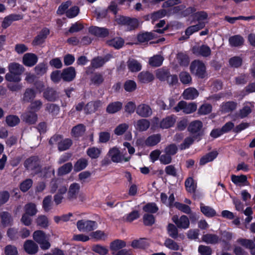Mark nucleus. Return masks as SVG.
<instances>
[{"mask_svg": "<svg viewBox=\"0 0 255 255\" xmlns=\"http://www.w3.org/2000/svg\"><path fill=\"white\" fill-rule=\"evenodd\" d=\"M187 131L190 135L193 136L197 142L200 141L205 135L203 123L200 120H195L189 123Z\"/></svg>", "mask_w": 255, "mask_h": 255, "instance_id": "f257e3e1", "label": "nucleus"}, {"mask_svg": "<svg viewBox=\"0 0 255 255\" xmlns=\"http://www.w3.org/2000/svg\"><path fill=\"white\" fill-rule=\"evenodd\" d=\"M156 77L161 82H166L170 86H175L178 82L177 75H171L169 70L167 68L158 69L156 72Z\"/></svg>", "mask_w": 255, "mask_h": 255, "instance_id": "f03ea898", "label": "nucleus"}, {"mask_svg": "<svg viewBox=\"0 0 255 255\" xmlns=\"http://www.w3.org/2000/svg\"><path fill=\"white\" fill-rule=\"evenodd\" d=\"M33 241L39 244L42 250H47L51 247L49 238L45 233L42 230L35 231L32 235Z\"/></svg>", "mask_w": 255, "mask_h": 255, "instance_id": "7ed1b4c3", "label": "nucleus"}, {"mask_svg": "<svg viewBox=\"0 0 255 255\" xmlns=\"http://www.w3.org/2000/svg\"><path fill=\"white\" fill-rule=\"evenodd\" d=\"M190 70L192 74H195L199 78L203 79L206 76V68L202 61L199 60L193 61L190 66Z\"/></svg>", "mask_w": 255, "mask_h": 255, "instance_id": "20e7f679", "label": "nucleus"}, {"mask_svg": "<svg viewBox=\"0 0 255 255\" xmlns=\"http://www.w3.org/2000/svg\"><path fill=\"white\" fill-rule=\"evenodd\" d=\"M119 24L127 26L128 31H132L136 29L139 25V21L137 18H131L128 16L120 15L117 19Z\"/></svg>", "mask_w": 255, "mask_h": 255, "instance_id": "39448f33", "label": "nucleus"}, {"mask_svg": "<svg viewBox=\"0 0 255 255\" xmlns=\"http://www.w3.org/2000/svg\"><path fill=\"white\" fill-rule=\"evenodd\" d=\"M197 106L194 103L188 104L184 101H181L178 102L177 106L174 107L173 110L176 113L182 110L185 114H189L194 113L197 110Z\"/></svg>", "mask_w": 255, "mask_h": 255, "instance_id": "423d86ee", "label": "nucleus"}, {"mask_svg": "<svg viewBox=\"0 0 255 255\" xmlns=\"http://www.w3.org/2000/svg\"><path fill=\"white\" fill-rule=\"evenodd\" d=\"M76 225L79 231L84 232H91L97 228V222L91 220H80L77 221Z\"/></svg>", "mask_w": 255, "mask_h": 255, "instance_id": "0eeeda50", "label": "nucleus"}, {"mask_svg": "<svg viewBox=\"0 0 255 255\" xmlns=\"http://www.w3.org/2000/svg\"><path fill=\"white\" fill-rule=\"evenodd\" d=\"M39 158L37 155L31 156L23 163L24 167L27 170H35L40 167Z\"/></svg>", "mask_w": 255, "mask_h": 255, "instance_id": "6e6552de", "label": "nucleus"}, {"mask_svg": "<svg viewBox=\"0 0 255 255\" xmlns=\"http://www.w3.org/2000/svg\"><path fill=\"white\" fill-rule=\"evenodd\" d=\"M172 220L178 228L186 229L189 227V220L186 215H182L179 218L178 216L174 215Z\"/></svg>", "mask_w": 255, "mask_h": 255, "instance_id": "1a4fd4ad", "label": "nucleus"}, {"mask_svg": "<svg viewBox=\"0 0 255 255\" xmlns=\"http://www.w3.org/2000/svg\"><path fill=\"white\" fill-rule=\"evenodd\" d=\"M50 34V30L47 27L43 28L32 42L33 46H37L42 44Z\"/></svg>", "mask_w": 255, "mask_h": 255, "instance_id": "9d476101", "label": "nucleus"}, {"mask_svg": "<svg viewBox=\"0 0 255 255\" xmlns=\"http://www.w3.org/2000/svg\"><path fill=\"white\" fill-rule=\"evenodd\" d=\"M76 76V70L73 66H70L62 70V79L64 82H70L75 79Z\"/></svg>", "mask_w": 255, "mask_h": 255, "instance_id": "9b49d317", "label": "nucleus"}, {"mask_svg": "<svg viewBox=\"0 0 255 255\" xmlns=\"http://www.w3.org/2000/svg\"><path fill=\"white\" fill-rule=\"evenodd\" d=\"M89 32L91 34L101 38H105L109 35V30L105 27H100L91 26L89 28Z\"/></svg>", "mask_w": 255, "mask_h": 255, "instance_id": "f8f14e48", "label": "nucleus"}, {"mask_svg": "<svg viewBox=\"0 0 255 255\" xmlns=\"http://www.w3.org/2000/svg\"><path fill=\"white\" fill-rule=\"evenodd\" d=\"M22 14L13 13L5 16L1 23V27L6 29L12 24V22L22 19Z\"/></svg>", "mask_w": 255, "mask_h": 255, "instance_id": "ddd939ff", "label": "nucleus"}, {"mask_svg": "<svg viewBox=\"0 0 255 255\" xmlns=\"http://www.w3.org/2000/svg\"><path fill=\"white\" fill-rule=\"evenodd\" d=\"M23 249L27 254L30 255L36 254L39 250L38 245L31 240H27L24 242Z\"/></svg>", "mask_w": 255, "mask_h": 255, "instance_id": "4468645a", "label": "nucleus"}, {"mask_svg": "<svg viewBox=\"0 0 255 255\" xmlns=\"http://www.w3.org/2000/svg\"><path fill=\"white\" fill-rule=\"evenodd\" d=\"M136 113L139 116L146 118L149 117L152 115V111L149 105L141 104L136 107Z\"/></svg>", "mask_w": 255, "mask_h": 255, "instance_id": "2eb2a0df", "label": "nucleus"}, {"mask_svg": "<svg viewBox=\"0 0 255 255\" xmlns=\"http://www.w3.org/2000/svg\"><path fill=\"white\" fill-rule=\"evenodd\" d=\"M192 52L195 55L207 57L211 54V50L207 45L202 44L199 47L194 46L192 48Z\"/></svg>", "mask_w": 255, "mask_h": 255, "instance_id": "dca6fc26", "label": "nucleus"}, {"mask_svg": "<svg viewBox=\"0 0 255 255\" xmlns=\"http://www.w3.org/2000/svg\"><path fill=\"white\" fill-rule=\"evenodd\" d=\"M176 121V117L174 115L167 116L162 119L159 123V127L164 129L173 127Z\"/></svg>", "mask_w": 255, "mask_h": 255, "instance_id": "f3484780", "label": "nucleus"}, {"mask_svg": "<svg viewBox=\"0 0 255 255\" xmlns=\"http://www.w3.org/2000/svg\"><path fill=\"white\" fill-rule=\"evenodd\" d=\"M38 61L37 55L32 53L25 54L22 58L23 64L27 67H32L35 65Z\"/></svg>", "mask_w": 255, "mask_h": 255, "instance_id": "a211bd4d", "label": "nucleus"}, {"mask_svg": "<svg viewBox=\"0 0 255 255\" xmlns=\"http://www.w3.org/2000/svg\"><path fill=\"white\" fill-rule=\"evenodd\" d=\"M86 130V128L84 124H79L72 128L71 135L73 137L78 139L84 134Z\"/></svg>", "mask_w": 255, "mask_h": 255, "instance_id": "6ab92c4d", "label": "nucleus"}, {"mask_svg": "<svg viewBox=\"0 0 255 255\" xmlns=\"http://www.w3.org/2000/svg\"><path fill=\"white\" fill-rule=\"evenodd\" d=\"M43 95L44 98L50 102H55L59 98L58 93L52 88H47Z\"/></svg>", "mask_w": 255, "mask_h": 255, "instance_id": "aec40b11", "label": "nucleus"}, {"mask_svg": "<svg viewBox=\"0 0 255 255\" xmlns=\"http://www.w3.org/2000/svg\"><path fill=\"white\" fill-rule=\"evenodd\" d=\"M36 95V92L34 89L27 88L25 89L22 98H21L23 103H30L33 101Z\"/></svg>", "mask_w": 255, "mask_h": 255, "instance_id": "412c9836", "label": "nucleus"}, {"mask_svg": "<svg viewBox=\"0 0 255 255\" xmlns=\"http://www.w3.org/2000/svg\"><path fill=\"white\" fill-rule=\"evenodd\" d=\"M217 150H213L203 156L200 159L199 164L200 165H204L206 163L213 161L218 155Z\"/></svg>", "mask_w": 255, "mask_h": 255, "instance_id": "4be33fe9", "label": "nucleus"}, {"mask_svg": "<svg viewBox=\"0 0 255 255\" xmlns=\"http://www.w3.org/2000/svg\"><path fill=\"white\" fill-rule=\"evenodd\" d=\"M155 37V34L152 32H139L136 36L137 40L139 43L147 42Z\"/></svg>", "mask_w": 255, "mask_h": 255, "instance_id": "5701e85b", "label": "nucleus"}, {"mask_svg": "<svg viewBox=\"0 0 255 255\" xmlns=\"http://www.w3.org/2000/svg\"><path fill=\"white\" fill-rule=\"evenodd\" d=\"M127 63L128 69L131 72H137L142 68L141 63L134 59L129 58Z\"/></svg>", "mask_w": 255, "mask_h": 255, "instance_id": "b1692460", "label": "nucleus"}, {"mask_svg": "<svg viewBox=\"0 0 255 255\" xmlns=\"http://www.w3.org/2000/svg\"><path fill=\"white\" fill-rule=\"evenodd\" d=\"M137 78L139 81L142 83H148L154 79V75L151 73L144 71L140 72Z\"/></svg>", "mask_w": 255, "mask_h": 255, "instance_id": "393cba45", "label": "nucleus"}, {"mask_svg": "<svg viewBox=\"0 0 255 255\" xmlns=\"http://www.w3.org/2000/svg\"><path fill=\"white\" fill-rule=\"evenodd\" d=\"M124 40L119 37H115L106 41V44L108 46L114 47L116 49L121 48L124 46Z\"/></svg>", "mask_w": 255, "mask_h": 255, "instance_id": "a878e982", "label": "nucleus"}, {"mask_svg": "<svg viewBox=\"0 0 255 255\" xmlns=\"http://www.w3.org/2000/svg\"><path fill=\"white\" fill-rule=\"evenodd\" d=\"M199 95L198 91L194 88H188L185 89L182 94L185 100H194Z\"/></svg>", "mask_w": 255, "mask_h": 255, "instance_id": "bb28decb", "label": "nucleus"}, {"mask_svg": "<svg viewBox=\"0 0 255 255\" xmlns=\"http://www.w3.org/2000/svg\"><path fill=\"white\" fill-rule=\"evenodd\" d=\"M1 222L3 226H11L13 223V218L10 213L7 211H2L0 213Z\"/></svg>", "mask_w": 255, "mask_h": 255, "instance_id": "cd10ccee", "label": "nucleus"}, {"mask_svg": "<svg viewBox=\"0 0 255 255\" xmlns=\"http://www.w3.org/2000/svg\"><path fill=\"white\" fill-rule=\"evenodd\" d=\"M123 107L121 102L117 101L110 103L106 108V112L108 114H113L120 111Z\"/></svg>", "mask_w": 255, "mask_h": 255, "instance_id": "c85d7f7f", "label": "nucleus"}, {"mask_svg": "<svg viewBox=\"0 0 255 255\" xmlns=\"http://www.w3.org/2000/svg\"><path fill=\"white\" fill-rule=\"evenodd\" d=\"M205 26L204 22H199L197 24L191 25L188 27L185 30V35L187 36V38L194 33L198 31L200 29H203Z\"/></svg>", "mask_w": 255, "mask_h": 255, "instance_id": "c756f323", "label": "nucleus"}, {"mask_svg": "<svg viewBox=\"0 0 255 255\" xmlns=\"http://www.w3.org/2000/svg\"><path fill=\"white\" fill-rule=\"evenodd\" d=\"M229 42L231 47H239L244 44V39L240 35H235L230 37Z\"/></svg>", "mask_w": 255, "mask_h": 255, "instance_id": "7c9ffc66", "label": "nucleus"}, {"mask_svg": "<svg viewBox=\"0 0 255 255\" xmlns=\"http://www.w3.org/2000/svg\"><path fill=\"white\" fill-rule=\"evenodd\" d=\"M126 246V242L121 240L116 239L111 243L110 248L113 252H117L123 249Z\"/></svg>", "mask_w": 255, "mask_h": 255, "instance_id": "2f4dec72", "label": "nucleus"}, {"mask_svg": "<svg viewBox=\"0 0 255 255\" xmlns=\"http://www.w3.org/2000/svg\"><path fill=\"white\" fill-rule=\"evenodd\" d=\"M80 185L77 183L71 184L68 192V198L69 199H76L80 190Z\"/></svg>", "mask_w": 255, "mask_h": 255, "instance_id": "473e14b6", "label": "nucleus"}, {"mask_svg": "<svg viewBox=\"0 0 255 255\" xmlns=\"http://www.w3.org/2000/svg\"><path fill=\"white\" fill-rule=\"evenodd\" d=\"M200 210L208 218H212L217 215L216 211L213 208L205 206L202 203H200Z\"/></svg>", "mask_w": 255, "mask_h": 255, "instance_id": "72a5a7b5", "label": "nucleus"}, {"mask_svg": "<svg viewBox=\"0 0 255 255\" xmlns=\"http://www.w3.org/2000/svg\"><path fill=\"white\" fill-rule=\"evenodd\" d=\"M88 165V161L85 158H81L77 160L74 165V170L76 172L85 169Z\"/></svg>", "mask_w": 255, "mask_h": 255, "instance_id": "f704fd0d", "label": "nucleus"}, {"mask_svg": "<svg viewBox=\"0 0 255 255\" xmlns=\"http://www.w3.org/2000/svg\"><path fill=\"white\" fill-rule=\"evenodd\" d=\"M237 103L234 101H228L222 103L221 108L224 113L233 112L237 108Z\"/></svg>", "mask_w": 255, "mask_h": 255, "instance_id": "c9c22d12", "label": "nucleus"}, {"mask_svg": "<svg viewBox=\"0 0 255 255\" xmlns=\"http://www.w3.org/2000/svg\"><path fill=\"white\" fill-rule=\"evenodd\" d=\"M102 103L100 100H97L93 103L89 102L85 106L84 110L87 113H91V112H95L101 106Z\"/></svg>", "mask_w": 255, "mask_h": 255, "instance_id": "e433bc0d", "label": "nucleus"}, {"mask_svg": "<svg viewBox=\"0 0 255 255\" xmlns=\"http://www.w3.org/2000/svg\"><path fill=\"white\" fill-rule=\"evenodd\" d=\"M161 140V135L159 133L154 134L147 137L146 139V145L153 146L157 144Z\"/></svg>", "mask_w": 255, "mask_h": 255, "instance_id": "4c0bfd02", "label": "nucleus"}, {"mask_svg": "<svg viewBox=\"0 0 255 255\" xmlns=\"http://www.w3.org/2000/svg\"><path fill=\"white\" fill-rule=\"evenodd\" d=\"M8 69L9 72L20 76L23 72L24 68L22 65L18 63H12L9 65Z\"/></svg>", "mask_w": 255, "mask_h": 255, "instance_id": "58836bf2", "label": "nucleus"}, {"mask_svg": "<svg viewBox=\"0 0 255 255\" xmlns=\"http://www.w3.org/2000/svg\"><path fill=\"white\" fill-rule=\"evenodd\" d=\"M101 153V149L95 146L89 147L86 150L87 155L92 159L98 158Z\"/></svg>", "mask_w": 255, "mask_h": 255, "instance_id": "ea45409f", "label": "nucleus"}, {"mask_svg": "<svg viewBox=\"0 0 255 255\" xmlns=\"http://www.w3.org/2000/svg\"><path fill=\"white\" fill-rule=\"evenodd\" d=\"M73 144L72 140L69 138H64L61 140L60 144L58 146V149L60 151L66 150L70 148Z\"/></svg>", "mask_w": 255, "mask_h": 255, "instance_id": "a19ab883", "label": "nucleus"}, {"mask_svg": "<svg viewBox=\"0 0 255 255\" xmlns=\"http://www.w3.org/2000/svg\"><path fill=\"white\" fill-rule=\"evenodd\" d=\"M23 121L29 125L34 124L37 120V114L32 112H29L23 116Z\"/></svg>", "mask_w": 255, "mask_h": 255, "instance_id": "79ce46f5", "label": "nucleus"}, {"mask_svg": "<svg viewBox=\"0 0 255 255\" xmlns=\"http://www.w3.org/2000/svg\"><path fill=\"white\" fill-rule=\"evenodd\" d=\"M166 14L167 10L165 9H161L151 13L150 14V18L152 20V23H153L159 19L164 17Z\"/></svg>", "mask_w": 255, "mask_h": 255, "instance_id": "37998d69", "label": "nucleus"}, {"mask_svg": "<svg viewBox=\"0 0 255 255\" xmlns=\"http://www.w3.org/2000/svg\"><path fill=\"white\" fill-rule=\"evenodd\" d=\"M185 186L187 192L190 193H194L196 190V185L194 183L192 177L187 178L185 181Z\"/></svg>", "mask_w": 255, "mask_h": 255, "instance_id": "c03bdc74", "label": "nucleus"}, {"mask_svg": "<svg viewBox=\"0 0 255 255\" xmlns=\"http://www.w3.org/2000/svg\"><path fill=\"white\" fill-rule=\"evenodd\" d=\"M24 209L25 213L29 215L30 216L35 215L37 212L35 204L32 202L26 204Z\"/></svg>", "mask_w": 255, "mask_h": 255, "instance_id": "a18cd8bd", "label": "nucleus"}, {"mask_svg": "<svg viewBox=\"0 0 255 255\" xmlns=\"http://www.w3.org/2000/svg\"><path fill=\"white\" fill-rule=\"evenodd\" d=\"M37 225L41 228L46 229L49 226V221L45 215H39L36 220Z\"/></svg>", "mask_w": 255, "mask_h": 255, "instance_id": "49530a36", "label": "nucleus"}, {"mask_svg": "<svg viewBox=\"0 0 255 255\" xmlns=\"http://www.w3.org/2000/svg\"><path fill=\"white\" fill-rule=\"evenodd\" d=\"M92 84L96 86H99L104 81V78L102 74L100 73H95L90 79Z\"/></svg>", "mask_w": 255, "mask_h": 255, "instance_id": "de8ad7c7", "label": "nucleus"}, {"mask_svg": "<svg viewBox=\"0 0 255 255\" xmlns=\"http://www.w3.org/2000/svg\"><path fill=\"white\" fill-rule=\"evenodd\" d=\"M167 231L169 237L174 239L178 237V230L177 226L172 223H169L167 227Z\"/></svg>", "mask_w": 255, "mask_h": 255, "instance_id": "09e8293b", "label": "nucleus"}, {"mask_svg": "<svg viewBox=\"0 0 255 255\" xmlns=\"http://www.w3.org/2000/svg\"><path fill=\"white\" fill-rule=\"evenodd\" d=\"M237 242L246 249L253 250L255 247V244L252 240L239 238Z\"/></svg>", "mask_w": 255, "mask_h": 255, "instance_id": "8fccbe9b", "label": "nucleus"}, {"mask_svg": "<svg viewBox=\"0 0 255 255\" xmlns=\"http://www.w3.org/2000/svg\"><path fill=\"white\" fill-rule=\"evenodd\" d=\"M163 57L158 55H154L149 60V64L152 67H157L160 66L163 62Z\"/></svg>", "mask_w": 255, "mask_h": 255, "instance_id": "3c124183", "label": "nucleus"}, {"mask_svg": "<svg viewBox=\"0 0 255 255\" xmlns=\"http://www.w3.org/2000/svg\"><path fill=\"white\" fill-rule=\"evenodd\" d=\"M203 240L208 244H215L219 242V237L215 234H207L203 236Z\"/></svg>", "mask_w": 255, "mask_h": 255, "instance_id": "603ef678", "label": "nucleus"}, {"mask_svg": "<svg viewBox=\"0 0 255 255\" xmlns=\"http://www.w3.org/2000/svg\"><path fill=\"white\" fill-rule=\"evenodd\" d=\"M7 237L11 241H17L19 238V234L18 229L15 228H9L6 233Z\"/></svg>", "mask_w": 255, "mask_h": 255, "instance_id": "864d4df0", "label": "nucleus"}, {"mask_svg": "<svg viewBox=\"0 0 255 255\" xmlns=\"http://www.w3.org/2000/svg\"><path fill=\"white\" fill-rule=\"evenodd\" d=\"M5 122L9 127H13L19 123L20 120L17 116L8 115L6 117Z\"/></svg>", "mask_w": 255, "mask_h": 255, "instance_id": "5fc2aeb1", "label": "nucleus"}, {"mask_svg": "<svg viewBox=\"0 0 255 255\" xmlns=\"http://www.w3.org/2000/svg\"><path fill=\"white\" fill-rule=\"evenodd\" d=\"M177 59L179 65L181 66H187L189 63L188 56L182 52L178 53L177 55Z\"/></svg>", "mask_w": 255, "mask_h": 255, "instance_id": "6e6d98bb", "label": "nucleus"}, {"mask_svg": "<svg viewBox=\"0 0 255 255\" xmlns=\"http://www.w3.org/2000/svg\"><path fill=\"white\" fill-rule=\"evenodd\" d=\"M73 168V165L71 162H68L64 164L58 169V174L59 175H64L70 173Z\"/></svg>", "mask_w": 255, "mask_h": 255, "instance_id": "4d7b16f0", "label": "nucleus"}, {"mask_svg": "<svg viewBox=\"0 0 255 255\" xmlns=\"http://www.w3.org/2000/svg\"><path fill=\"white\" fill-rule=\"evenodd\" d=\"M52 196L48 195L45 197L42 201V208L46 212H49L52 209Z\"/></svg>", "mask_w": 255, "mask_h": 255, "instance_id": "13d9d810", "label": "nucleus"}, {"mask_svg": "<svg viewBox=\"0 0 255 255\" xmlns=\"http://www.w3.org/2000/svg\"><path fill=\"white\" fill-rule=\"evenodd\" d=\"M124 88L126 92H132L136 89L137 85L133 80H128L125 82Z\"/></svg>", "mask_w": 255, "mask_h": 255, "instance_id": "bf43d9fd", "label": "nucleus"}, {"mask_svg": "<svg viewBox=\"0 0 255 255\" xmlns=\"http://www.w3.org/2000/svg\"><path fill=\"white\" fill-rule=\"evenodd\" d=\"M150 126L149 121L145 119L139 120L137 122V127L139 131H145Z\"/></svg>", "mask_w": 255, "mask_h": 255, "instance_id": "052dcab7", "label": "nucleus"}, {"mask_svg": "<svg viewBox=\"0 0 255 255\" xmlns=\"http://www.w3.org/2000/svg\"><path fill=\"white\" fill-rule=\"evenodd\" d=\"M72 4L71 0H67L65 2H62L58 7L57 10V13L58 15H63L66 13L68 7Z\"/></svg>", "mask_w": 255, "mask_h": 255, "instance_id": "680f3d73", "label": "nucleus"}, {"mask_svg": "<svg viewBox=\"0 0 255 255\" xmlns=\"http://www.w3.org/2000/svg\"><path fill=\"white\" fill-rule=\"evenodd\" d=\"M35 73L37 75L42 76L47 71V66L46 63H40L34 68Z\"/></svg>", "mask_w": 255, "mask_h": 255, "instance_id": "e2e57ef3", "label": "nucleus"}, {"mask_svg": "<svg viewBox=\"0 0 255 255\" xmlns=\"http://www.w3.org/2000/svg\"><path fill=\"white\" fill-rule=\"evenodd\" d=\"M195 141H196V139L191 135L186 137L184 139L183 142L180 144V149L181 150H184L189 148L190 145H191Z\"/></svg>", "mask_w": 255, "mask_h": 255, "instance_id": "0e129e2a", "label": "nucleus"}, {"mask_svg": "<svg viewBox=\"0 0 255 255\" xmlns=\"http://www.w3.org/2000/svg\"><path fill=\"white\" fill-rule=\"evenodd\" d=\"M143 210L145 212L154 214L158 211V208L154 202L148 203L143 207Z\"/></svg>", "mask_w": 255, "mask_h": 255, "instance_id": "69168bd1", "label": "nucleus"}, {"mask_svg": "<svg viewBox=\"0 0 255 255\" xmlns=\"http://www.w3.org/2000/svg\"><path fill=\"white\" fill-rule=\"evenodd\" d=\"M140 217V214L137 210H134L125 216V220L127 222L131 223Z\"/></svg>", "mask_w": 255, "mask_h": 255, "instance_id": "338daca9", "label": "nucleus"}, {"mask_svg": "<svg viewBox=\"0 0 255 255\" xmlns=\"http://www.w3.org/2000/svg\"><path fill=\"white\" fill-rule=\"evenodd\" d=\"M230 65L234 68H239L243 64V59L240 56H234L229 60Z\"/></svg>", "mask_w": 255, "mask_h": 255, "instance_id": "774afa93", "label": "nucleus"}]
</instances>
